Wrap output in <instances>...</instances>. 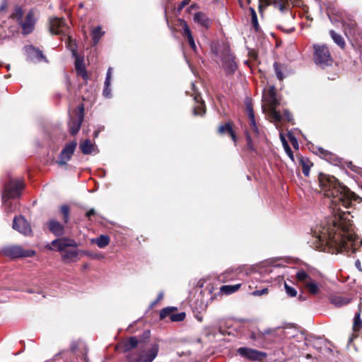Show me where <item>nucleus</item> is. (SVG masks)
<instances>
[{
    "mask_svg": "<svg viewBox=\"0 0 362 362\" xmlns=\"http://www.w3.org/2000/svg\"><path fill=\"white\" fill-rule=\"evenodd\" d=\"M25 51L27 54L28 59L30 61H40L45 58L42 52L32 45L25 46Z\"/></svg>",
    "mask_w": 362,
    "mask_h": 362,
    "instance_id": "19",
    "label": "nucleus"
},
{
    "mask_svg": "<svg viewBox=\"0 0 362 362\" xmlns=\"http://www.w3.org/2000/svg\"><path fill=\"white\" fill-rule=\"evenodd\" d=\"M186 315L185 313H173L170 315V319L173 322H181L182 321Z\"/></svg>",
    "mask_w": 362,
    "mask_h": 362,
    "instance_id": "38",
    "label": "nucleus"
},
{
    "mask_svg": "<svg viewBox=\"0 0 362 362\" xmlns=\"http://www.w3.org/2000/svg\"><path fill=\"white\" fill-rule=\"evenodd\" d=\"M76 146L77 142L76 141H71L65 145L57 160L58 165L62 167L67 164L68 161L71 160Z\"/></svg>",
    "mask_w": 362,
    "mask_h": 362,
    "instance_id": "8",
    "label": "nucleus"
},
{
    "mask_svg": "<svg viewBox=\"0 0 362 362\" xmlns=\"http://www.w3.org/2000/svg\"><path fill=\"white\" fill-rule=\"evenodd\" d=\"M347 168L356 174L362 175V168L361 167L356 166L352 162H349L347 163Z\"/></svg>",
    "mask_w": 362,
    "mask_h": 362,
    "instance_id": "40",
    "label": "nucleus"
},
{
    "mask_svg": "<svg viewBox=\"0 0 362 362\" xmlns=\"http://www.w3.org/2000/svg\"><path fill=\"white\" fill-rule=\"evenodd\" d=\"M317 151H318V153H319L321 156H324L325 158H326L327 156H330V153H329V152H328L327 151H326V150L323 149V148H321V147L318 148H317Z\"/></svg>",
    "mask_w": 362,
    "mask_h": 362,
    "instance_id": "50",
    "label": "nucleus"
},
{
    "mask_svg": "<svg viewBox=\"0 0 362 362\" xmlns=\"http://www.w3.org/2000/svg\"><path fill=\"white\" fill-rule=\"evenodd\" d=\"M263 100L264 105L262 106L263 108L266 106L269 117L276 122L281 121V114L276 110L277 106L279 105V102L276 96V91L274 86H270L267 90L263 94Z\"/></svg>",
    "mask_w": 362,
    "mask_h": 362,
    "instance_id": "4",
    "label": "nucleus"
},
{
    "mask_svg": "<svg viewBox=\"0 0 362 362\" xmlns=\"http://www.w3.org/2000/svg\"><path fill=\"white\" fill-rule=\"evenodd\" d=\"M159 346L155 343L151 345V348L146 353L140 354L136 362H152L158 355Z\"/></svg>",
    "mask_w": 362,
    "mask_h": 362,
    "instance_id": "13",
    "label": "nucleus"
},
{
    "mask_svg": "<svg viewBox=\"0 0 362 362\" xmlns=\"http://www.w3.org/2000/svg\"><path fill=\"white\" fill-rule=\"evenodd\" d=\"M72 54L75 58V67L77 74L81 76L83 79H87L88 76L83 63V59L77 54L75 49H72Z\"/></svg>",
    "mask_w": 362,
    "mask_h": 362,
    "instance_id": "16",
    "label": "nucleus"
},
{
    "mask_svg": "<svg viewBox=\"0 0 362 362\" xmlns=\"http://www.w3.org/2000/svg\"><path fill=\"white\" fill-rule=\"evenodd\" d=\"M98 132H94V136H95V137H97V136H98Z\"/></svg>",
    "mask_w": 362,
    "mask_h": 362,
    "instance_id": "59",
    "label": "nucleus"
},
{
    "mask_svg": "<svg viewBox=\"0 0 362 362\" xmlns=\"http://www.w3.org/2000/svg\"><path fill=\"white\" fill-rule=\"evenodd\" d=\"M110 85H105L103 90V95L105 98H110L111 97V89L110 88Z\"/></svg>",
    "mask_w": 362,
    "mask_h": 362,
    "instance_id": "48",
    "label": "nucleus"
},
{
    "mask_svg": "<svg viewBox=\"0 0 362 362\" xmlns=\"http://www.w3.org/2000/svg\"><path fill=\"white\" fill-rule=\"evenodd\" d=\"M138 344V340L135 337H130L125 343V350L129 351L135 348Z\"/></svg>",
    "mask_w": 362,
    "mask_h": 362,
    "instance_id": "34",
    "label": "nucleus"
},
{
    "mask_svg": "<svg viewBox=\"0 0 362 362\" xmlns=\"http://www.w3.org/2000/svg\"><path fill=\"white\" fill-rule=\"evenodd\" d=\"M240 287V284L235 285H225L221 287V291L228 295L236 292Z\"/></svg>",
    "mask_w": 362,
    "mask_h": 362,
    "instance_id": "28",
    "label": "nucleus"
},
{
    "mask_svg": "<svg viewBox=\"0 0 362 362\" xmlns=\"http://www.w3.org/2000/svg\"><path fill=\"white\" fill-rule=\"evenodd\" d=\"M246 106H247V115H248V118H249V124H250L251 130L253 132V133L255 135H258L259 129L256 124L255 117V114H254L252 107L250 103H247Z\"/></svg>",
    "mask_w": 362,
    "mask_h": 362,
    "instance_id": "20",
    "label": "nucleus"
},
{
    "mask_svg": "<svg viewBox=\"0 0 362 362\" xmlns=\"http://www.w3.org/2000/svg\"><path fill=\"white\" fill-rule=\"evenodd\" d=\"M111 77H112V68H109L107 71L106 78H105V85H110Z\"/></svg>",
    "mask_w": 362,
    "mask_h": 362,
    "instance_id": "47",
    "label": "nucleus"
},
{
    "mask_svg": "<svg viewBox=\"0 0 362 362\" xmlns=\"http://www.w3.org/2000/svg\"><path fill=\"white\" fill-rule=\"evenodd\" d=\"M264 1L267 5L272 4L275 8H278L280 11L284 12L288 9L289 4L288 0H259Z\"/></svg>",
    "mask_w": 362,
    "mask_h": 362,
    "instance_id": "21",
    "label": "nucleus"
},
{
    "mask_svg": "<svg viewBox=\"0 0 362 362\" xmlns=\"http://www.w3.org/2000/svg\"><path fill=\"white\" fill-rule=\"evenodd\" d=\"M61 213L63 215V221L65 223H67L69 220V207L67 205H62L60 207Z\"/></svg>",
    "mask_w": 362,
    "mask_h": 362,
    "instance_id": "37",
    "label": "nucleus"
},
{
    "mask_svg": "<svg viewBox=\"0 0 362 362\" xmlns=\"http://www.w3.org/2000/svg\"><path fill=\"white\" fill-rule=\"evenodd\" d=\"M290 141L292 143L293 146L296 148V146H298V142H297V140L294 138V137H292V138H290Z\"/></svg>",
    "mask_w": 362,
    "mask_h": 362,
    "instance_id": "56",
    "label": "nucleus"
},
{
    "mask_svg": "<svg viewBox=\"0 0 362 362\" xmlns=\"http://www.w3.org/2000/svg\"><path fill=\"white\" fill-rule=\"evenodd\" d=\"M329 34L334 40V42L339 45L340 47L344 48L345 46V42L343 37L335 33L334 30H331Z\"/></svg>",
    "mask_w": 362,
    "mask_h": 362,
    "instance_id": "29",
    "label": "nucleus"
},
{
    "mask_svg": "<svg viewBox=\"0 0 362 362\" xmlns=\"http://www.w3.org/2000/svg\"><path fill=\"white\" fill-rule=\"evenodd\" d=\"M333 303H334L337 306H341L346 305L349 303L346 298L342 297H337L332 300Z\"/></svg>",
    "mask_w": 362,
    "mask_h": 362,
    "instance_id": "44",
    "label": "nucleus"
},
{
    "mask_svg": "<svg viewBox=\"0 0 362 362\" xmlns=\"http://www.w3.org/2000/svg\"><path fill=\"white\" fill-rule=\"evenodd\" d=\"M284 288L286 294L290 297H296L297 296V291L293 287L288 285L286 282L284 284Z\"/></svg>",
    "mask_w": 362,
    "mask_h": 362,
    "instance_id": "39",
    "label": "nucleus"
},
{
    "mask_svg": "<svg viewBox=\"0 0 362 362\" xmlns=\"http://www.w3.org/2000/svg\"><path fill=\"white\" fill-rule=\"evenodd\" d=\"M13 228L24 235H30L32 234V229L30 223L22 216L14 217Z\"/></svg>",
    "mask_w": 362,
    "mask_h": 362,
    "instance_id": "10",
    "label": "nucleus"
},
{
    "mask_svg": "<svg viewBox=\"0 0 362 362\" xmlns=\"http://www.w3.org/2000/svg\"><path fill=\"white\" fill-rule=\"evenodd\" d=\"M2 255L11 259L30 257L35 255L33 250H24L21 246L14 245L4 247L1 249Z\"/></svg>",
    "mask_w": 362,
    "mask_h": 362,
    "instance_id": "6",
    "label": "nucleus"
},
{
    "mask_svg": "<svg viewBox=\"0 0 362 362\" xmlns=\"http://www.w3.org/2000/svg\"><path fill=\"white\" fill-rule=\"evenodd\" d=\"M195 100L197 103V105L196 107H194L193 113L195 115H202L205 112L204 106L202 102L199 101V97L194 98Z\"/></svg>",
    "mask_w": 362,
    "mask_h": 362,
    "instance_id": "31",
    "label": "nucleus"
},
{
    "mask_svg": "<svg viewBox=\"0 0 362 362\" xmlns=\"http://www.w3.org/2000/svg\"><path fill=\"white\" fill-rule=\"evenodd\" d=\"M319 184L325 197L332 198L334 218L332 225L315 230L312 244L315 249L331 252H354L355 235L350 231L347 214L341 209L351 206L354 193L341 185L334 176L320 174Z\"/></svg>",
    "mask_w": 362,
    "mask_h": 362,
    "instance_id": "1",
    "label": "nucleus"
},
{
    "mask_svg": "<svg viewBox=\"0 0 362 362\" xmlns=\"http://www.w3.org/2000/svg\"><path fill=\"white\" fill-rule=\"evenodd\" d=\"M23 16V11L21 7L16 6L14 11L11 14V18L16 19L18 23L22 21Z\"/></svg>",
    "mask_w": 362,
    "mask_h": 362,
    "instance_id": "33",
    "label": "nucleus"
},
{
    "mask_svg": "<svg viewBox=\"0 0 362 362\" xmlns=\"http://www.w3.org/2000/svg\"><path fill=\"white\" fill-rule=\"evenodd\" d=\"M355 22L354 21H350L349 23H343V26L344 28V32H345V34L347 35L348 32L349 33H351L352 30L354 29V28L355 27Z\"/></svg>",
    "mask_w": 362,
    "mask_h": 362,
    "instance_id": "42",
    "label": "nucleus"
},
{
    "mask_svg": "<svg viewBox=\"0 0 362 362\" xmlns=\"http://www.w3.org/2000/svg\"><path fill=\"white\" fill-rule=\"evenodd\" d=\"M268 293V288H264L261 290H255L252 293V295L254 296H260L262 295H265Z\"/></svg>",
    "mask_w": 362,
    "mask_h": 362,
    "instance_id": "46",
    "label": "nucleus"
},
{
    "mask_svg": "<svg viewBox=\"0 0 362 362\" xmlns=\"http://www.w3.org/2000/svg\"><path fill=\"white\" fill-rule=\"evenodd\" d=\"M305 288L312 295H316L320 291V284L313 279Z\"/></svg>",
    "mask_w": 362,
    "mask_h": 362,
    "instance_id": "27",
    "label": "nucleus"
},
{
    "mask_svg": "<svg viewBox=\"0 0 362 362\" xmlns=\"http://www.w3.org/2000/svg\"><path fill=\"white\" fill-rule=\"evenodd\" d=\"M355 266L359 271H362L361 264L359 260L356 261Z\"/></svg>",
    "mask_w": 362,
    "mask_h": 362,
    "instance_id": "57",
    "label": "nucleus"
},
{
    "mask_svg": "<svg viewBox=\"0 0 362 362\" xmlns=\"http://www.w3.org/2000/svg\"><path fill=\"white\" fill-rule=\"evenodd\" d=\"M25 185L22 180H11L4 187V192L2 195V201L6 205V198L11 199L18 197Z\"/></svg>",
    "mask_w": 362,
    "mask_h": 362,
    "instance_id": "7",
    "label": "nucleus"
},
{
    "mask_svg": "<svg viewBox=\"0 0 362 362\" xmlns=\"http://www.w3.org/2000/svg\"><path fill=\"white\" fill-rule=\"evenodd\" d=\"M66 28L64 18H54L50 20V31L52 34L59 35Z\"/></svg>",
    "mask_w": 362,
    "mask_h": 362,
    "instance_id": "14",
    "label": "nucleus"
},
{
    "mask_svg": "<svg viewBox=\"0 0 362 362\" xmlns=\"http://www.w3.org/2000/svg\"><path fill=\"white\" fill-rule=\"evenodd\" d=\"M188 43H189V46H190V47L192 48V49L194 52H197V48L194 40L193 39L191 41H189Z\"/></svg>",
    "mask_w": 362,
    "mask_h": 362,
    "instance_id": "52",
    "label": "nucleus"
},
{
    "mask_svg": "<svg viewBox=\"0 0 362 362\" xmlns=\"http://www.w3.org/2000/svg\"><path fill=\"white\" fill-rule=\"evenodd\" d=\"M35 22L36 20L35 18L34 12L33 11H30L26 15L25 21H21L19 23L21 25L23 33L24 35H28L32 33L34 30Z\"/></svg>",
    "mask_w": 362,
    "mask_h": 362,
    "instance_id": "12",
    "label": "nucleus"
},
{
    "mask_svg": "<svg viewBox=\"0 0 362 362\" xmlns=\"http://www.w3.org/2000/svg\"><path fill=\"white\" fill-rule=\"evenodd\" d=\"M163 293H160L158 294V300H159L162 299V298H163Z\"/></svg>",
    "mask_w": 362,
    "mask_h": 362,
    "instance_id": "58",
    "label": "nucleus"
},
{
    "mask_svg": "<svg viewBox=\"0 0 362 362\" xmlns=\"http://www.w3.org/2000/svg\"><path fill=\"white\" fill-rule=\"evenodd\" d=\"M296 279L297 281L302 284L304 287L313 280L310 275L303 269L298 270L296 272Z\"/></svg>",
    "mask_w": 362,
    "mask_h": 362,
    "instance_id": "22",
    "label": "nucleus"
},
{
    "mask_svg": "<svg viewBox=\"0 0 362 362\" xmlns=\"http://www.w3.org/2000/svg\"><path fill=\"white\" fill-rule=\"evenodd\" d=\"M79 148L84 155L98 153L97 146L90 139H86L79 144Z\"/></svg>",
    "mask_w": 362,
    "mask_h": 362,
    "instance_id": "17",
    "label": "nucleus"
},
{
    "mask_svg": "<svg viewBox=\"0 0 362 362\" xmlns=\"http://www.w3.org/2000/svg\"><path fill=\"white\" fill-rule=\"evenodd\" d=\"M193 20L194 23L206 29H209L211 26L213 22L212 20L203 12L195 13L193 17Z\"/></svg>",
    "mask_w": 362,
    "mask_h": 362,
    "instance_id": "15",
    "label": "nucleus"
},
{
    "mask_svg": "<svg viewBox=\"0 0 362 362\" xmlns=\"http://www.w3.org/2000/svg\"><path fill=\"white\" fill-rule=\"evenodd\" d=\"M238 353L243 357L252 361H259L267 357L265 352L259 351L255 349L241 347L238 349Z\"/></svg>",
    "mask_w": 362,
    "mask_h": 362,
    "instance_id": "11",
    "label": "nucleus"
},
{
    "mask_svg": "<svg viewBox=\"0 0 362 362\" xmlns=\"http://www.w3.org/2000/svg\"><path fill=\"white\" fill-rule=\"evenodd\" d=\"M9 199H7L6 198V205L3 202V204L5 207V209L6 211L8 212V213H10V212H12L13 211L16 210V207H17V204H15L13 206L11 202H10L9 201Z\"/></svg>",
    "mask_w": 362,
    "mask_h": 362,
    "instance_id": "41",
    "label": "nucleus"
},
{
    "mask_svg": "<svg viewBox=\"0 0 362 362\" xmlns=\"http://www.w3.org/2000/svg\"><path fill=\"white\" fill-rule=\"evenodd\" d=\"M105 32L102 30L101 26H98L91 30V35L94 45H97L100 38L104 35Z\"/></svg>",
    "mask_w": 362,
    "mask_h": 362,
    "instance_id": "25",
    "label": "nucleus"
},
{
    "mask_svg": "<svg viewBox=\"0 0 362 362\" xmlns=\"http://www.w3.org/2000/svg\"><path fill=\"white\" fill-rule=\"evenodd\" d=\"M218 132L221 134L225 133L228 134L233 141L235 142L236 136L230 123H226L224 125L220 126L218 128Z\"/></svg>",
    "mask_w": 362,
    "mask_h": 362,
    "instance_id": "24",
    "label": "nucleus"
},
{
    "mask_svg": "<svg viewBox=\"0 0 362 362\" xmlns=\"http://www.w3.org/2000/svg\"><path fill=\"white\" fill-rule=\"evenodd\" d=\"M180 26L182 28V36L185 37L187 40L188 42L193 40L194 39L193 35L192 34V32H191L187 23H186V21H180Z\"/></svg>",
    "mask_w": 362,
    "mask_h": 362,
    "instance_id": "26",
    "label": "nucleus"
},
{
    "mask_svg": "<svg viewBox=\"0 0 362 362\" xmlns=\"http://www.w3.org/2000/svg\"><path fill=\"white\" fill-rule=\"evenodd\" d=\"M315 63L321 68L332 66L333 63L328 47L325 45H313Z\"/></svg>",
    "mask_w": 362,
    "mask_h": 362,
    "instance_id": "5",
    "label": "nucleus"
},
{
    "mask_svg": "<svg viewBox=\"0 0 362 362\" xmlns=\"http://www.w3.org/2000/svg\"><path fill=\"white\" fill-rule=\"evenodd\" d=\"M49 231L56 236H62L64 234V227L58 221L51 219L47 222Z\"/></svg>",
    "mask_w": 362,
    "mask_h": 362,
    "instance_id": "18",
    "label": "nucleus"
},
{
    "mask_svg": "<svg viewBox=\"0 0 362 362\" xmlns=\"http://www.w3.org/2000/svg\"><path fill=\"white\" fill-rule=\"evenodd\" d=\"M282 118H285L287 121L291 122L292 120V115L288 112V110H285L283 115H281ZM283 119H281L282 120Z\"/></svg>",
    "mask_w": 362,
    "mask_h": 362,
    "instance_id": "49",
    "label": "nucleus"
},
{
    "mask_svg": "<svg viewBox=\"0 0 362 362\" xmlns=\"http://www.w3.org/2000/svg\"><path fill=\"white\" fill-rule=\"evenodd\" d=\"M238 1L241 7H245L250 4V0H238Z\"/></svg>",
    "mask_w": 362,
    "mask_h": 362,
    "instance_id": "54",
    "label": "nucleus"
},
{
    "mask_svg": "<svg viewBox=\"0 0 362 362\" xmlns=\"http://www.w3.org/2000/svg\"><path fill=\"white\" fill-rule=\"evenodd\" d=\"M95 214V211L93 209H90L89 211H87L86 216V217H88V218H90V216H93Z\"/></svg>",
    "mask_w": 362,
    "mask_h": 362,
    "instance_id": "55",
    "label": "nucleus"
},
{
    "mask_svg": "<svg viewBox=\"0 0 362 362\" xmlns=\"http://www.w3.org/2000/svg\"><path fill=\"white\" fill-rule=\"evenodd\" d=\"M250 11L251 13V23L253 26V28L255 29L256 31L259 30V24L257 21V16L256 14V12L255 9L252 7H250Z\"/></svg>",
    "mask_w": 362,
    "mask_h": 362,
    "instance_id": "36",
    "label": "nucleus"
},
{
    "mask_svg": "<svg viewBox=\"0 0 362 362\" xmlns=\"http://www.w3.org/2000/svg\"><path fill=\"white\" fill-rule=\"evenodd\" d=\"M78 243L75 240L69 238H57L52 241L50 245H47L46 247L49 250H56L62 252V258L63 261L66 262H75L78 259L80 251L76 250H65L66 247H78ZM81 252L88 255L85 251H81Z\"/></svg>",
    "mask_w": 362,
    "mask_h": 362,
    "instance_id": "2",
    "label": "nucleus"
},
{
    "mask_svg": "<svg viewBox=\"0 0 362 362\" xmlns=\"http://www.w3.org/2000/svg\"><path fill=\"white\" fill-rule=\"evenodd\" d=\"M246 139L248 148L251 150H253V144L251 136L249 134H247Z\"/></svg>",
    "mask_w": 362,
    "mask_h": 362,
    "instance_id": "51",
    "label": "nucleus"
},
{
    "mask_svg": "<svg viewBox=\"0 0 362 362\" xmlns=\"http://www.w3.org/2000/svg\"><path fill=\"white\" fill-rule=\"evenodd\" d=\"M110 238L106 235H100L97 238L91 239L90 242L95 243L100 248H103L109 245Z\"/></svg>",
    "mask_w": 362,
    "mask_h": 362,
    "instance_id": "23",
    "label": "nucleus"
},
{
    "mask_svg": "<svg viewBox=\"0 0 362 362\" xmlns=\"http://www.w3.org/2000/svg\"><path fill=\"white\" fill-rule=\"evenodd\" d=\"M173 310L172 308H163L160 313V319H164L166 317H170V315L173 314Z\"/></svg>",
    "mask_w": 362,
    "mask_h": 362,
    "instance_id": "43",
    "label": "nucleus"
},
{
    "mask_svg": "<svg viewBox=\"0 0 362 362\" xmlns=\"http://www.w3.org/2000/svg\"><path fill=\"white\" fill-rule=\"evenodd\" d=\"M300 164L302 165V171L305 176L308 177L310 175V169L312 165L308 160L301 159Z\"/></svg>",
    "mask_w": 362,
    "mask_h": 362,
    "instance_id": "35",
    "label": "nucleus"
},
{
    "mask_svg": "<svg viewBox=\"0 0 362 362\" xmlns=\"http://www.w3.org/2000/svg\"><path fill=\"white\" fill-rule=\"evenodd\" d=\"M362 328V321L361 319V310H359L354 316V325L353 329L354 330H359Z\"/></svg>",
    "mask_w": 362,
    "mask_h": 362,
    "instance_id": "32",
    "label": "nucleus"
},
{
    "mask_svg": "<svg viewBox=\"0 0 362 362\" xmlns=\"http://www.w3.org/2000/svg\"><path fill=\"white\" fill-rule=\"evenodd\" d=\"M280 138L286 154L291 158V160L293 161L294 156L293 154V151L282 134H280Z\"/></svg>",
    "mask_w": 362,
    "mask_h": 362,
    "instance_id": "30",
    "label": "nucleus"
},
{
    "mask_svg": "<svg viewBox=\"0 0 362 362\" xmlns=\"http://www.w3.org/2000/svg\"><path fill=\"white\" fill-rule=\"evenodd\" d=\"M213 53L221 62V66L227 74L235 72L238 66L235 58L230 52V47L225 43H216L212 46Z\"/></svg>",
    "mask_w": 362,
    "mask_h": 362,
    "instance_id": "3",
    "label": "nucleus"
},
{
    "mask_svg": "<svg viewBox=\"0 0 362 362\" xmlns=\"http://www.w3.org/2000/svg\"><path fill=\"white\" fill-rule=\"evenodd\" d=\"M83 112H84L83 106L82 105L78 106V110L76 113V117L74 119L71 117V119L68 123L69 132L72 135L76 134L78 132V131L80 130V128H81V126L83 121V117H84Z\"/></svg>",
    "mask_w": 362,
    "mask_h": 362,
    "instance_id": "9",
    "label": "nucleus"
},
{
    "mask_svg": "<svg viewBox=\"0 0 362 362\" xmlns=\"http://www.w3.org/2000/svg\"><path fill=\"white\" fill-rule=\"evenodd\" d=\"M0 254H2V252H1V250H0Z\"/></svg>",
    "mask_w": 362,
    "mask_h": 362,
    "instance_id": "60",
    "label": "nucleus"
},
{
    "mask_svg": "<svg viewBox=\"0 0 362 362\" xmlns=\"http://www.w3.org/2000/svg\"><path fill=\"white\" fill-rule=\"evenodd\" d=\"M188 1L187 0H183L180 2V5L178 6V10H182L187 4H188Z\"/></svg>",
    "mask_w": 362,
    "mask_h": 362,
    "instance_id": "53",
    "label": "nucleus"
},
{
    "mask_svg": "<svg viewBox=\"0 0 362 362\" xmlns=\"http://www.w3.org/2000/svg\"><path fill=\"white\" fill-rule=\"evenodd\" d=\"M274 70H275V73H276V77L279 80H282L284 78V76H283V74H282V72L281 71L280 66H279V64L277 62H275L274 64Z\"/></svg>",
    "mask_w": 362,
    "mask_h": 362,
    "instance_id": "45",
    "label": "nucleus"
}]
</instances>
